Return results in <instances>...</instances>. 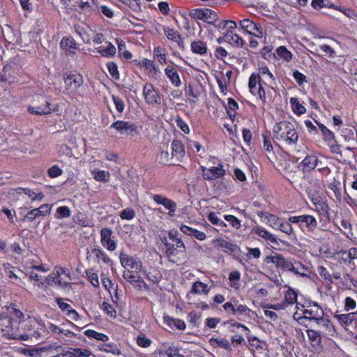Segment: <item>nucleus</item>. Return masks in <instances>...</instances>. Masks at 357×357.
<instances>
[{
    "instance_id": "cd10ccee",
    "label": "nucleus",
    "mask_w": 357,
    "mask_h": 357,
    "mask_svg": "<svg viewBox=\"0 0 357 357\" xmlns=\"http://www.w3.org/2000/svg\"><path fill=\"white\" fill-rule=\"evenodd\" d=\"M7 312L8 313L6 314H8V317H12L13 321L19 322V324L21 323V321H23V313L20 310L17 309L15 305H10L7 308Z\"/></svg>"
},
{
    "instance_id": "603ef678",
    "label": "nucleus",
    "mask_w": 357,
    "mask_h": 357,
    "mask_svg": "<svg viewBox=\"0 0 357 357\" xmlns=\"http://www.w3.org/2000/svg\"><path fill=\"white\" fill-rule=\"evenodd\" d=\"M284 300L288 304H294L297 301V294L293 289H289L285 294Z\"/></svg>"
},
{
    "instance_id": "a878e982",
    "label": "nucleus",
    "mask_w": 357,
    "mask_h": 357,
    "mask_svg": "<svg viewBox=\"0 0 357 357\" xmlns=\"http://www.w3.org/2000/svg\"><path fill=\"white\" fill-rule=\"evenodd\" d=\"M315 322L318 326L322 328L325 332H328L331 335L335 331L334 326L331 321L323 316L319 317Z\"/></svg>"
},
{
    "instance_id": "b1692460",
    "label": "nucleus",
    "mask_w": 357,
    "mask_h": 357,
    "mask_svg": "<svg viewBox=\"0 0 357 357\" xmlns=\"http://www.w3.org/2000/svg\"><path fill=\"white\" fill-rule=\"evenodd\" d=\"M159 357H175L179 356L178 350L174 346L168 344L162 345V348L158 351Z\"/></svg>"
},
{
    "instance_id": "a19ab883",
    "label": "nucleus",
    "mask_w": 357,
    "mask_h": 357,
    "mask_svg": "<svg viewBox=\"0 0 357 357\" xmlns=\"http://www.w3.org/2000/svg\"><path fill=\"white\" fill-rule=\"evenodd\" d=\"M91 253L93 254L96 256L97 259H101L102 262L105 263V264H109V263L112 262V260L106 255V253L103 250H100L99 248H93V249H92L91 250Z\"/></svg>"
},
{
    "instance_id": "c9c22d12",
    "label": "nucleus",
    "mask_w": 357,
    "mask_h": 357,
    "mask_svg": "<svg viewBox=\"0 0 357 357\" xmlns=\"http://www.w3.org/2000/svg\"><path fill=\"white\" fill-rule=\"evenodd\" d=\"M209 342L211 345L215 346V344H217L218 347L224 348L228 351H230L231 350V345L229 342V341L226 339L221 338H215L212 337L210 339Z\"/></svg>"
},
{
    "instance_id": "de8ad7c7",
    "label": "nucleus",
    "mask_w": 357,
    "mask_h": 357,
    "mask_svg": "<svg viewBox=\"0 0 357 357\" xmlns=\"http://www.w3.org/2000/svg\"><path fill=\"white\" fill-rule=\"evenodd\" d=\"M276 52L280 57L283 58L287 61H290L292 58V54L284 46L279 47L276 50Z\"/></svg>"
},
{
    "instance_id": "c85d7f7f",
    "label": "nucleus",
    "mask_w": 357,
    "mask_h": 357,
    "mask_svg": "<svg viewBox=\"0 0 357 357\" xmlns=\"http://www.w3.org/2000/svg\"><path fill=\"white\" fill-rule=\"evenodd\" d=\"M292 266L293 268H291V272H293L296 275L302 277L307 275V273H305V271H307V268L305 265H303L301 261L292 259Z\"/></svg>"
},
{
    "instance_id": "20e7f679",
    "label": "nucleus",
    "mask_w": 357,
    "mask_h": 357,
    "mask_svg": "<svg viewBox=\"0 0 357 357\" xmlns=\"http://www.w3.org/2000/svg\"><path fill=\"white\" fill-rule=\"evenodd\" d=\"M143 95L145 101L149 105H160L161 98L151 83H146L143 88Z\"/></svg>"
},
{
    "instance_id": "a18cd8bd",
    "label": "nucleus",
    "mask_w": 357,
    "mask_h": 357,
    "mask_svg": "<svg viewBox=\"0 0 357 357\" xmlns=\"http://www.w3.org/2000/svg\"><path fill=\"white\" fill-rule=\"evenodd\" d=\"M312 6L315 9H319L324 7L335 8L337 9V8L335 7L328 0H312Z\"/></svg>"
},
{
    "instance_id": "9d476101",
    "label": "nucleus",
    "mask_w": 357,
    "mask_h": 357,
    "mask_svg": "<svg viewBox=\"0 0 357 357\" xmlns=\"http://www.w3.org/2000/svg\"><path fill=\"white\" fill-rule=\"evenodd\" d=\"M271 261L278 268L291 272V268H293L292 258H285L282 255L278 254L271 257Z\"/></svg>"
},
{
    "instance_id": "2eb2a0df",
    "label": "nucleus",
    "mask_w": 357,
    "mask_h": 357,
    "mask_svg": "<svg viewBox=\"0 0 357 357\" xmlns=\"http://www.w3.org/2000/svg\"><path fill=\"white\" fill-rule=\"evenodd\" d=\"M111 128H114L121 134H124L128 132H130V133L136 132L137 129V127L135 125L121 121H116L114 122L111 125Z\"/></svg>"
},
{
    "instance_id": "f03ea898",
    "label": "nucleus",
    "mask_w": 357,
    "mask_h": 357,
    "mask_svg": "<svg viewBox=\"0 0 357 357\" xmlns=\"http://www.w3.org/2000/svg\"><path fill=\"white\" fill-rule=\"evenodd\" d=\"M273 137L277 140H284L289 145H295L298 139V135L292 123L281 121L273 128Z\"/></svg>"
},
{
    "instance_id": "ea45409f",
    "label": "nucleus",
    "mask_w": 357,
    "mask_h": 357,
    "mask_svg": "<svg viewBox=\"0 0 357 357\" xmlns=\"http://www.w3.org/2000/svg\"><path fill=\"white\" fill-rule=\"evenodd\" d=\"M93 177L96 181L107 182L109 178V173L104 170L94 169L92 171Z\"/></svg>"
},
{
    "instance_id": "473e14b6",
    "label": "nucleus",
    "mask_w": 357,
    "mask_h": 357,
    "mask_svg": "<svg viewBox=\"0 0 357 357\" xmlns=\"http://www.w3.org/2000/svg\"><path fill=\"white\" fill-rule=\"evenodd\" d=\"M208 291L209 288L208 287L207 284L199 281L195 282L192 284L190 290V292L195 294H200L201 292L204 294H208Z\"/></svg>"
},
{
    "instance_id": "e433bc0d",
    "label": "nucleus",
    "mask_w": 357,
    "mask_h": 357,
    "mask_svg": "<svg viewBox=\"0 0 357 357\" xmlns=\"http://www.w3.org/2000/svg\"><path fill=\"white\" fill-rule=\"evenodd\" d=\"M261 77L259 74L256 75L255 73H252L250 78H249V89H250V91L253 94V95H256V86H257V83L258 82L259 83V85L260 86L261 84Z\"/></svg>"
},
{
    "instance_id": "0eeeda50",
    "label": "nucleus",
    "mask_w": 357,
    "mask_h": 357,
    "mask_svg": "<svg viewBox=\"0 0 357 357\" xmlns=\"http://www.w3.org/2000/svg\"><path fill=\"white\" fill-rule=\"evenodd\" d=\"M63 79L67 89L77 90L84 82L82 76L78 73L64 75Z\"/></svg>"
},
{
    "instance_id": "8fccbe9b",
    "label": "nucleus",
    "mask_w": 357,
    "mask_h": 357,
    "mask_svg": "<svg viewBox=\"0 0 357 357\" xmlns=\"http://www.w3.org/2000/svg\"><path fill=\"white\" fill-rule=\"evenodd\" d=\"M70 210L68 206H60L56 209V218L58 219L68 218L70 216Z\"/></svg>"
},
{
    "instance_id": "393cba45",
    "label": "nucleus",
    "mask_w": 357,
    "mask_h": 357,
    "mask_svg": "<svg viewBox=\"0 0 357 357\" xmlns=\"http://www.w3.org/2000/svg\"><path fill=\"white\" fill-rule=\"evenodd\" d=\"M252 231L258 234L261 238L269 241L271 243L278 245L277 238L269 231H266L264 228L261 227H256L252 229Z\"/></svg>"
},
{
    "instance_id": "864d4df0",
    "label": "nucleus",
    "mask_w": 357,
    "mask_h": 357,
    "mask_svg": "<svg viewBox=\"0 0 357 357\" xmlns=\"http://www.w3.org/2000/svg\"><path fill=\"white\" fill-rule=\"evenodd\" d=\"M316 211L320 214L326 213L328 211V206L324 202H313Z\"/></svg>"
},
{
    "instance_id": "3c124183",
    "label": "nucleus",
    "mask_w": 357,
    "mask_h": 357,
    "mask_svg": "<svg viewBox=\"0 0 357 357\" xmlns=\"http://www.w3.org/2000/svg\"><path fill=\"white\" fill-rule=\"evenodd\" d=\"M317 125L319 126L325 139L331 140L335 138L334 133L328 130L324 125L319 123H317Z\"/></svg>"
},
{
    "instance_id": "7c9ffc66",
    "label": "nucleus",
    "mask_w": 357,
    "mask_h": 357,
    "mask_svg": "<svg viewBox=\"0 0 357 357\" xmlns=\"http://www.w3.org/2000/svg\"><path fill=\"white\" fill-rule=\"evenodd\" d=\"M107 47L103 48V47H99L97 48V52L100 53L102 56L111 57L116 54V47L110 42H107Z\"/></svg>"
},
{
    "instance_id": "423d86ee",
    "label": "nucleus",
    "mask_w": 357,
    "mask_h": 357,
    "mask_svg": "<svg viewBox=\"0 0 357 357\" xmlns=\"http://www.w3.org/2000/svg\"><path fill=\"white\" fill-rule=\"evenodd\" d=\"M51 211V206L48 204H43L40 207L29 211L24 218V221L33 222L39 217H43Z\"/></svg>"
},
{
    "instance_id": "13d9d810",
    "label": "nucleus",
    "mask_w": 357,
    "mask_h": 357,
    "mask_svg": "<svg viewBox=\"0 0 357 357\" xmlns=\"http://www.w3.org/2000/svg\"><path fill=\"white\" fill-rule=\"evenodd\" d=\"M262 137L264 139V148L267 151H273V146L271 144V141L270 139V135L268 132H265L262 134Z\"/></svg>"
},
{
    "instance_id": "680f3d73",
    "label": "nucleus",
    "mask_w": 357,
    "mask_h": 357,
    "mask_svg": "<svg viewBox=\"0 0 357 357\" xmlns=\"http://www.w3.org/2000/svg\"><path fill=\"white\" fill-rule=\"evenodd\" d=\"M112 100L119 112H123L124 110L123 100L119 96H112Z\"/></svg>"
},
{
    "instance_id": "aec40b11",
    "label": "nucleus",
    "mask_w": 357,
    "mask_h": 357,
    "mask_svg": "<svg viewBox=\"0 0 357 357\" xmlns=\"http://www.w3.org/2000/svg\"><path fill=\"white\" fill-rule=\"evenodd\" d=\"M319 162V159L315 155H307L302 161L301 166L303 172H310L314 169Z\"/></svg>"
},
{
    "instance_id": "ddd939ff",
    "label": "nucleus",
    "mask_w": 357,
    "mask_h": 357,
    "mask_svg": "<svg viewBox=\"0 0 357 357\" xmlns=\"http://www.w3.org/2000/svg\"><path fill=\"white\" fill-rule=\"evenodd\" d=\"M303 317H301L300 319L316 321L319 317L324 316V310L317 303H314L310 309H305L303 311Z\"/></svg>"
},
{
    "instance_id": "a211bd4d",
    "label": "nucleus",
    "mask_w": 357,
    "mask_h": 357,
    "mask_svg": "<svg viewBox=\"0 0 357 357\" xmlns=\"http://www.w3.org/2000/svg\"><path fill=\"white\" fill-rule=\"evenodd\" d=\"M164 33L169 40L176 43L178 46L182 50L184 49V42L177 31L169 27H164Z\"/></svg>"
},
{
    "instance_id": "052dcab7",
    "label": "nucleus",
    "mask_w": 357,
    "mask_h": 357,
    "mask_svg": "<svg viewBox=\"0 0 357 357\" xmlns=\"http://www.w3.org/2000/svg\"><path fill=\"white\" fill-rule=\"evenodd\" d=\"M277 227H278V229L287 234L289 235L293 232V228L290 223L283 222L282 221L279 225H277Z\"/></svg>"
},
{
    "instance_id": "0e129e2a",
    "label": "nucleus",
    "mask_w": 357,
    "mask_h": 357,
    "mask_svg": "<svg viewBox=\"0 0 357 357\" xmlns=\"http://www.w3.org/2000/svg\"><path fill=\"white\" fill-rule=\"evenodd\" d=\"M178 249H182L181 248H177L174 244L169 243V245H167L166 250H165V255L169 259V260H171V257L175 255V252Z\"/></svg>"
},
{
    "instance_id": "774afa93",
    "label": "nucleus",
    "mask_w": 357,
    "mask_h": 357,
    "mask_svg": "<svg viewBox=\"0 0 357 357\" xmlns=\"http://www.w3.org/2000/svg\"><path fill=\"white\" fill-rule=\"evenodd\" d=\"M177 126L185 133L188 134L190 132V129L187 123L179 116H177L176 119Z\"/></svg>"
},
{
    "instance_id": "49530a36",
    "label": "nucleus",
    "mask_w": 357,
    "mask_h": 357,
    "mask_svg": "<svg viewBox=\"0 0 357 357\" xmlns=\"http://www.w3.org/2000/svg\"><path fill=\"white\" fill-rule=\"evenodd\" d=\"M86 275L91 284L93 287H98L99 286V280L97 273L94 272L93 269H89L86 271Z\"/></svg>"
},
{
    "instance_id": "4d7b16f0",
    "label": "nucleus",
    "mask_w": 357,
    "mask_h": 357,
    "mask_svg": "<svg viewBox=\"0 0 357 357\" xmlns=\"http://www.w3.org/2000/svg\"><path fill=\"white\" fill-rule=\"evenodd\" d=\"M225 220L236 229H239L241 226L240 220L234 215H225Z\"/></svg>"
},
{
    "instance_id": "bb28decb",
    "label": "nucleus",
    "mask_w": 357,
    "mask_h": 357,
    "mask_svg": "<svg viewBox=\"0 0 357 357\" xmlns=\"http://www.w3.org/2000/svg\"><path fill=\"white\" fill-rule=\"evenodd\" d=\"M165 73L171 82L176 87L181 84V82L177 71L172 67H167Z\"/></svg>"
},
{
    "instance_id": "e2e57ef3",
    "label": "nucleus",
    "mask_w": 357,
    "mask_h": 357,
    "mask_svg": "<svg viewBox=\"0 0 357 357\" xmlns=\"http://www.w3.org/2000/svg\"><path fill=\"white\" fill-rule=\"evenodd\" d=\"M107 68L110 75L115 79H119V75L117 69V66L114 62H109L107 63Z\"/></svg>"
},
{
    "instance_id": "69168bd1",
    "label": "nucleus",
    "mask_w": 357,
    "mask_h": 357,
    "mask_svg": "<svg viewBox=\"0 0 357 357\" xmlns=\"http://www.w3.org/2000/svg\"><path fill=\"white\" fill-rule=\"evenodd\" d=\"M62 169L58 165H54L48 169V175L51 178H56L61 175Z\"/></svg>"
},
{
    "instance_id": "dca6fc26",
    "label": "nucleus",
    "mask_w": 357,
    "mask_h": 357,
    "mask_svg": "<svg viewBox=\"0 0 357 357\" xmlns=\"http://www.w3.org/2000/svg\"><path fill=\"white\" fill-rule=\"evenodd\" d=\"M123 278L131 284L141 288L142 286L146 287V283L140 275L135 274L130 270L124 271Z\"/></svg>"
},
{
    "instance_id": "4be33fe9",
    "label": "nucleus",
    "mask_w": 357,
    "mask_h": 357,
    "mask_svg": "<svg viewBox=\"0 0 357 357\" xmlns=\"http://www.w3.org/2000/svg\"><path fill=\"white\" fill-rule=\"evenodd\" d=\"M96 7L94 0H79V8L85 15H91L95 12Z\"/></svg>"
},
{
    "instance_id": "5fc2aeb1",
    "label": "nucleus",
    "mask_w": 357,
    "mask_h": 357,
    "mask_svg": "<svg viewBox=\"0 0 357 357\" xmlns=\"http://www.w3.org/2000/svg\"><path fill=\"white\" fill-rule=\"evenodd\" d=\"M95 12L102 13L103 15H105L106 17L109 18H112L114 16V12L112 10V8L106 6H97Z\"/></svg>"
},
{
    "instance_id": "f704fd0d",
    "label": "nucleus",
    "mask_w": 357,
    "mask_h": 357,
    "mask_svg": "<svg viewBox=\"0 0 357 357\" xmlns=\"http://www.w3.org/2000/svg\"><path fill=\"white\" fill-rule=\"evenodd\" d=\"M178 234V232L176 230H170L168 232V235L169 238L176 243V245L177 248H181L183 250H179L178 251L182 252L185 250V246L183 241L178 238L177 236Z\"/></svg>"
},
{
    "instance_id": "f257e3e1",
    "label": "nucleus",
    "mask_w": 357,
    "mask_h": 357,
    "mask_svg": "<svg viewBox=\"0 0 357 357\" xmlns=\"http://www.w3.org/2000/svg\"><path fill=\"white\" fill-rule=\"evenodd\" d=\"M0 333L8 339L27 340L29 335L22 333L19 329V322L13 321L6 313L0 314Z\"/></svg>"
},
{
    "instance_id": "412c9836",
    "label": "nucleus",
    "mask_w": 357,
    "mask_h": 357,
    "mask_svg": "<svg viewBox=\"0 0 357 357\" xmlns=\"http://www.w3.org/2000/svg\"><path fill=\"white\" fill-rule=\"evenodd\" d=\"M51 104L48 101H45V105L41 106H30L28 111L32 114L47 115L52 112Z\"/></svg>"
},
{
    "instance_id": "5701e85b",
    "label": "nucleus",
    "mask_w": 357,
    "mask_h": 357,
    "mask_svg": "<svg viewBox=\"0 0 357 357\" xmlns=\"http://www.w3.org/2000/svg\"><path fill=\"white\" fill-rule=\"evenodd\" d=\"M223 40L233 45H236V47H242L243 45V39L232 31H227L223 37Z\"/></svg>"
},
{
    "instance_id": "1a4fd4ad",
    "label": "nucleus",
    "mask_w": 357,
    "mask_h": 357,
    "mask_svg": "<svg viewBox=\"0 0 357 357\" xmlns=\"http://www.w3.org/2000/svg\"><path fill=\"white\" fill-rule=\"evenodd\" d=\"M203 172V177L206 180H214L218 178L222 177L225 171L222 168V165L219 164L218 167H212L209 169H207L204 167H202Z\"/></svg>"
},
{
    "instance_id": "4c0bfd02",
    "label": "nucleus",
    "mask_w": 357,
    "mask_h": 357,
    "mask_svg": "<svg viewBox=\"0 0 357 357\" xmlns=\"http://www.w3.org/2000/svg\"><path fill=\"white\" fill-rule=\"evenodd\" d=\"M290 103L292 105L293 111L295 114L301 115L306 112V109L304 106L300 104L298 98H291Z\"/></svg>"
},
{
    "instance_id": "79ce46f5",
    "label": "nucleus",
    "mask_w": 357,
    "mask_h": 357,
    "mask_svg": "<svg viewBox=\"0 0 357 357\" xmlns=\"http://www.w3.org/2000/svg\"><path fill=\"white\" fill-rule=\"evenodd\" d=\"M307 334L312 344L315 345H319L321 342V337L320 333L309 329L307 331Z\"/></svg>"
},
{
    "instance_id": "7ed1b4c3",
    "label": "nucleus",
    "mask_w": 357,
    "mask_h": 357,
    "mask_svg": "<svg viewBox=\"0 0 357 357\" xmlns=\"http://www.w3.org/2000/svg\"><path fill=\"white\" fill-rule=\"evenodd\" d=\"M289 222L291 223H298L300 227L304 224L308 231H313L317 227L316 218L310 215H302L298 216H290Z\"/></svg>"
},
{
    "instance_id": "c03bdc74",
    "label": "nucleus",
    "mask_w": 357,
    "mask_h": 357,
    "mask_svg": "<svg viewBox=\"0 0 357 357\" xmlns=\"http://www.w3.org/2000/svg\"><path fill=\"white\" fill-rule=\"evenodd\" d=\"M208 219L213 225H215L221 228L227 227L226 223L220 220L215 212L209 213Z\"/></svg>"
},
{
    "instance_id": "6e6552de",
    "label": "nucleus",
    "mask_w": 357,
    "mask_h": 357,
    "mask_svg": "<svg viewBox=\"0 0 357 357\" xmlns=\"http://www.w3.org/2000/svg\"><path fill=\"white\" fill-rule=\"evenodd\" d=\"M112 234V229L107 227L103 228L100 231L101 244L109 251H114L116 248L115 241L111 238Z\"/></svg>"
},
{
    "instance_id": "f3484780",
    "label": "nucleus",
    "mask_w": 357,
    "mask_h": 357,
    "mask_svg": "<svg viewBox=\"0 0 357 357\" xmlns=\"http://www.w3.org/2000/svg\"><path fill=\"white\" fill-rule=\"evenodd\" d=\"M172 160H181L185 155L184 146L181 142L178 140H174L172 142Z\"/></svg>"
},
{
    "instance_id": "4468645a",
    "label": "nucleus",
    "mask_w": 357,
    "mask_h": 357,
    "mask_svg": "<svg viewBox=\"0 0 357 357\" xmlns=\"http://www.w3.org/2000/svg\"><path fill=\"white\" fill-rule=\"evenodd\" d=\"M121 264L123 267H130L132 269H135L137 271L142 270V263L141 261L137 260L132 257H130L126 254L121 253L120 255Z\"/></svg>"
},
{
    "instance_id": "bf43d9fd",
    "label": "nucleus",
    "mask_w": 357,
    "mask_h": 357,
    "mask_svg": "<svg viewBox=\"0 0 357 357\" xmlns=\"http://www.w3.org/2000/svg\"><path fill=\"white\" fill-rule=\"evenodd\" d=\"M61 45L66 50H69L76 48V43L75 40L72 38L62 39L61 42Z\"/></svg>"
},
{
    "instance_id": "f8f14e48",
    "label": "nucleus",
    "mask_w": 357,
    "mask_h": 357,
    "mask_svg": "<svg viewBox=\"0 0 357 357\" xmlns=\"http://www.w3.org/2000/svg\"><path fill=\"white\" fill-rule=\"evenodd\" d=\"M190 15L195 19L207 20L208 19L215 20L217 14L210 9H193L190 11Z\"/></svg>"
},
{
    "instance_id": "72a5a7b5",
    "label": "nucleus",
    "mask_w": 357,
    "mask_h": 357,
    "mask_svg": "<svg viewBox=\"0 0 357 357\" xmlns=\"http://www.w3.org/2000/svg\"><path fill=\"white\" fill-rule=\"evenodd\" d=\"M164 320L169 326H174L178 330H184L185 328V324L182 320L173 319L169 316L165 317Z\"/></svg>"
},
{
    "instance_id": "6e6d98bb",
    "label": "nucleus",
    "mask_w": 357,
    "mask_h": 357,
    "mask_svg": "<svg viewBox=\"0 0 357 357\" xmlns=\"http://www.w3.org/2000/svg\"><path fill=\"white\" fill-rule=\"evenodd\" d=\"M3 270L5 272V274L11 280L17 279V275L14 273L13 269L14 267H13L10 264H3Z\"/></svg>"
},
{
    "instance_id": "c756f323",
    "label": "nucleus",
    "mask_w": 357,
    "mask_h": 357,
    "mask_svg": "<svg viewBox=\"0 0 357 357\" xmlns=\"http://www.w3.org/2000/svg\"><path fill=\"white\" fill-rule=\"evenodd\" d=\"M91 355V352L89 350L79 348L71 349V351H68L64 354L68 357H89Z\"/></svg>"
},
{
    "instance_id": "338daca9",
    "label": "nucleus",
    "mask_w": 357,
    "mask_h": 357,
    "mask_svg": "<svg viewBox=\"0 0 357 357\" xmlns=\"http://www.w3.org/2000/svg\"><path fill=\"white\" fill-rule=\"evenodd\" d=\"M137 342L142 347H148L150 346L151 341L146 338L144 335H140L137 337Z\"/></svg>"
},
{
    "instance_id": "37998d69",
    "label": "nucleus",
    "mask_w": 357,
    "mask_h": 357,
    "mask_svg": "<svg viewBox=\"0 0 357 357\" xmlns=\"http://www.w3.org/2000/svg\"><path fill=\"white\" fill-rule=\"evenodd\" d=\"M84 334L88 337H93L97 340H100L102 342H106L109 339L106 335L98 333L93 330H86L84 332Z\"/></svg>"
},
{
    "instance_id": "2f4dec72",
    "label": "nucleus",
    "mask_w": 357,
    "mask_h": 357,
    "mask_svg": "<svg viewBox=\"0 0 357 357\" xmlns=\"http://www.w3.org/2000/svg\"><path fill=\"white\" fill-rule=\"evenodd\" d=\"M191 50L195 54L203 55L206 53L207 47L203 41L197 40L191 43Z\"/></svg>"
},
{
    "instance_id": "58836bf2",
    "label": "nucleus",
    "mask_w": 357,
    "mask_h": 357,
    "mask_svg": "<svg viewBox=\"0 0 357 357\" xmlns=\"http://www.w3.org/2000/svg\"><path fill=\"white\" fill-rule=\"evenodd\" d=\"M213 242L214 245H215L216 246H218L220 248L226 249L231 252L234 250L235 246L233 244H231V243L225 241L222 238H218L214 239Z\"/></svg>"
},
{
    "instance_id": "39448f33",
    "label": "nucleus",
    "mask_w": 357,
    "mask_h": 357,
    "mask_svg": "<svg viewBox=\"0 0 357 357\" xmlns=\"http://www.w3.org/2000/svg\"><path fill=\"white\" fill-rule=\"evenodd\" d=\"M240 26L245 32L258 38L263 37V29L259 24H256L250 19H244L240 22Z\"/></svg>"
},
{
    "instance_id": "6ab92c4d",
    "label": "nucleus",
    "mask_w": 357,
    "mask_h": 357,
    "mask_svg": "<svg viewBox=\"0 0 357 357\" xmlns=\"http://www.w3.org/2000/svg\"><path fill=\"white\" fill-rule=\"evenodd\" d=\"M335 317L342 326L346 327L351 325L354 321L357 320V312L336 314Z\"/></svg>"
},
{
    "instance_id": "9b49d317",
    "label": "nucleus",
    "mask_w": 357,
    "mask_h": 357,
    "mask_svg": "<svg viewBox=\"0 0 357 357\" xmlns=\"http://www.w3.org/2000/svg\"><path fill=\"white\" fill-rule=\"evenodd\" d=\"M153 199L155 203H157L158 204H161V205L164 206L165 208L169 210L168 214L170 216L174 215L175 211H176L177 206H176V204L174 201H172L167 197H162L160 195H153Z\"/></svg>"
},
{
    "instance_id": "09e8293b",
    "label": "nucleus",
    "mask_w": 357,
    "mask_h": 357,
    "mask_svg": "<svg viewBox=\"0 0 357 357\" xmlns=\"http://www.w3.org/2000/svg\"><path fill=\"white\" fill-rule=\"evenodd\" d=\"M135 211L131 208H126L123 209L119 216L122 220H130L135 217Z\"/></svg>"
}]
</instances>
